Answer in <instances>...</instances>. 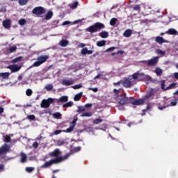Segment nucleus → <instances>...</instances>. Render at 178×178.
<instances>
[{
    "mask_svg": "<svg viewBox=\"0 0 178 178\" xmlns=\"http://www.w3.org/2000/svg\"><path fill=\"white\" fill-rule=\"evenodd\" d=\"M69 158V154L65 155V157H57L55 159H51V160L46 161L42 165H41V168H47L52 166V165H57V163H60V162H63V161H66Z\"/></svg>",
    "mask_w": 178,
    "mask_h": 178,
    "instance_id": "obj_1",
    "label": "nucleus"
},
{
    "mask_svg": "<svg viewBox=\"0 0 178 178\" xmlns=\"http://www.w3.org/2000/svg\"><path fill=\"white\" fill-rule=\"evenodd\" d=\"M104 29H105V24L101 22H96L93 25L88 27L86 29V31H88V33H92L101 31Z\"/></svg>",
    "mask_w": 178,
    "mask_h": 178,
    "instance_id": "obj_2",
    "label": "nucleus"
},
{
    "mask_svg": "<svg viewBox=\"0 0 178 178\" xmlns=\"http://www.w3.org/2000/svg\"><path fill=\"white\" fill-rule=\"evenodd\" d=\"M115 100L120 105H128V104H131V97H126V94L124 95H120L115 97Z\"/></svg>",
    "mask_w": 178,
    "mask_h": 178,
    "instance_id": "obj_3",
    "label": "nucleus"
},
{
    "mask_svg": "<svg viewBox=\"0 0 178 178\" xmlns=\"http://www.w3.org/2000/svg\"><path fill=\"white\" fill-rule=\"evenodd\" d=\"M48 59H49V56H40L39 57H38L36 62H35L32 67H38V66H41V65H42V63H45V62H47V60H48Z\"/></svg>",
    "mask_w": 178,
    "mask_h": 178,
    "instance_id": "obj_4",
    "label": "nucleus"
},
{
    "mask_svg": "<svg viewBox=\"0 0 178 178\" xmlns=\"http://www.w3.org/2000/svg\"><path fill=\"white\" fill-rule=\"evenodd\" d=\"M55 100L52 98H48L47 99H43L40 104L41 108L47 109L51 106V104H54Z\"/></svg>",
    "mask_w": 178,
    "mask_h": 178,
    "instance_id": "obj_5",
    "label": "nucleus"
},
{
    "mask_svg": "<svg viewBox=\"0 0 178 178\" xmlns=\"http://www.w3.org/2000/svg\"><path fill=\"white\" fill-rule=\"evenodd\" d=\"M12 150L10 149V145L8 144H3L0 147V156L2 155H6V154H9Z\"/></svg>",
    "mask_w": 178,
    "mask_h": 178,
    "instance_id": "obj_6",
    "label": "nucleus"
},
{
    "mask_svg": "<svg viewBox=\"0 0 178 178\" xmlns=\"http://www.w3.org/2000/svg\"><path fill=\"white\" fill-rule=\"evenodd\" d=\"M158 62H159V57H154L149 60H143L141 63H147L148 66H156Z\"/></svg>",
    "mask_w": 178,
    "mask_h": 178,
    "instance_id": "obj_7",
    "label": "nucleus"
},
{
    "mask_svg": "<svg viewBox=\"0 0 178 178\" xmlns=\"http://www.w3.org/2000/svg\"><path fill=\"white\" fill-rule=\"evenodd\" d=\"M60 155H62V152L59 149H55L53 152L49 153L50 158H65V156Z\"/></svg>",
    "mask_w": 178,
    "mask_h": 178,
    "instance_id": "obj_8",
    "label": "nucleus"
},
{
    "mask_svg": "<svg viewBox=\"0 0 178 178\" xmlns=\"http://www.w3.org/2000/svg\"><path fill=\"white\" fill-rule=\"evenodd\" d=\"M32 13L37 16H41V15H44V13H45V8L42 6L35 7L32 10Z\"/></svg>",
    "mask_w": 178,
    "mask_h": 178,
    "instance_id": "obj_9",
    "label": "nucleus"
},
{
    "mask_svg": "<svg viewBox=\"0 0 178 178\" xmlns=\"http://www.w3.org/2000/svg\"><path fill=\"white\" fill-rule=\"evenodd\" d=\"M122 84L125 88H130L133 84H136V82L134 83L129 79H125L124 81H122Z\"/></svg>",
    "mask_w": 178,
    "mask_h": 178,
    "instance_id": "obj_10",
    "label": "nucleus"
},
{
    "mask_svg": "<svg viewBox=\"0 0 178 178\" xmlns=\"http://www.w3.org/2000/svg\"><path fill=\"white\" fill-rule=\"evenodd\" d=\"M144 102H145L144 99L135 100L134 97H131V104H132V105H144Z\"/></svg>",
    "mask_w": 178,
    "mask_h": 178,
    "instance_id": "obj_11",
    "label": "nucleus"
},
{
    "mask_svg": "<svg viewBox=\"0 0 178 178\" xmlns=\"http://www.w3.org/2000/svg\"><path fill=\"white\" fill-rule=\"evenodd\" d=\"M8 69H10V70H11V73H16L19 72L20 69H22V66H19L17 65H9L8 67Z\"/></svg>",
    "mask_w": 178,
    "mask_h": 178,
    "instance_id": "obj_12",
    "label": "nucleus"
},
{
    "mask_svg": "<svg viewBox=\"0 0 178 178\" xmlns=\"http://www.w3.org/2000/svg\"><path fill=\"white\" fill-rule=\"evenodd\" d=\"M152 95H154V89H150L147 92V94L143 97V99L145 102V101H147V99H149V98H151V97H152Z\"/></svg>",
    "mask_w": 178,
    "mask_h": 178,
    "instance_id": "obj_13",
    "label": "nucleus"
},
{
    "mask_svg": "<svg viewBox=\"0 0 178 178\" xmlns=\"http://www.w3.org/2000/svg\"><path fill=\"white\" fill-rule=\"evenodd\" d=\"M155 41L158 44H164L165 42H168V40L163 39V38L161 36H156L155 38Z\"/></svg>",
    "mask_w": 178,
    "mask_h": 178,
    "instance_id": "obj_14",
    "label": "nucleus"
},
{
    "mask_svg": "<svg viewBox=\"0 0 178 178\" xmlns=\"http://www.w3.org/2000/svg\"><path fill=\"white\" fill-rule=\"evenodd\" d=\"M61 84L63 86H72V84H74V81L73 80H67V79H64L62 81Z\"/></svg>",
    "mask_w": 178,
    "mask_h": 178,
    "instance_id": "obj_15",
    "label": "nucleus"
},
{
    "mask_svg": "<svg viewBox=\"0 0 178 178\" xmlns=\"http://www.w3.org/2000/svg\"><path fill=\"white\" fill-rule=\"evenodd\" d=\"M165 34H168V35H176L177 34V31L173 28H171L165 32Z\"/></svg>",
    "mask_w": 178,
    "mask_h": 178,
    "instance_id": "obj_16",
    "label": "nucleus"
},
{
    "mask_svg": "<svg viewBox=\"0 0 178 178\" xmlns=\"http://www.w3.org/2000/svg\"><path fill=\"white\" fill-rule=\"evenodd\" d=\"M132 34H133V31L131 29H127L123 33V35L124 37H126V38H129V37H131Z\"/></svg>",
    "mask_w": 178,
    "mask_h": 178,
    "instance_id": "obj_17",
    "label": "nucleus"
},
{
    "mask_svg": "<svg viewBox=\"0 0 178 178\" xmlns=\"http://www.w3.org/2000/svg\"><path fill=\"white\" fill-rule=\"evenodd\" d=\"M3 26L4 29H10L11 24H10V19H5L3 21Z\"/></svg>",
    "mask_w": 178,
    "mask_h": 178,
    "instance_id": "obj_18",
    "label": "nucleus"
},
{
    "mask_svg": "<svg viewBox=\"0 0 178 178\" xmlns=\"http://www.w3.org/2000/svg\"><path fill=\"white\" fill-rule=\"evenodd\" d=\"M99 36L101 37V38H108L109 37V33L104 31L99 33Z\"/></svg>",
    "mask_w": 178,
    "mask_h": 178,
    "instance_id": "obj_19",
    "label": "nucleus"
},
{
    "mask_svg": "<svg viewBox=\"0 0 178 178\" xmlns=\"http://www.w3.org/2000/svg\"><path fill=\"white\" fill-rule=\"evenodd\" d=\"M59 45H60V47H67V45H69V40H61L59 42Z\"/></svg>",
    "mask_w": 178,
    "mask_h": 178,
    "instance_id": "obj_20",
    "label": "nucleus"
},
{
    "mask_svg": "<svg viewBox=\"0 0 178 178\" xmlns=\"http://www.w3.org/2000/svg\"><path fill=\"white\" fill-rule=\"evenodd\" d=\"M20 156H21V162L22 163L27 162V155H26V154L21 152Z\"/></svg>",
    "mask_w": 178,
    "mask_h": 178,
    "instance_id": "obj_21",
    "label": "nucleus"
},
{
    "mask_svg": "<svg viewBox=\"0 0 178 178\" xmlns=\"http://www.w3.org/2000/svg\"><path fill=\"white\" fill-rule=\"evenodd\" d=\"M81 97H83V92H80L79 93L75 95L74 100L75 102L80 101L81 99Z\"/></svg>",
    "mask_w": 178,
    "mask_h": 178,
    "instance_id": "obj_22",
    "label": "nucleus"
},
{
    "mask_svg": "<svg viewBox=\"0 0 178 178\" xmlns=\"http://www.w3.org/2000/svg\"><path fill=\"white\" fill-rule=\"evenodd\" d=\"M52 16H54V13L51 10L48 11L45 15V20H50V19H52Z\"/></svg>",
    "mask_w": 178,
    "mask_h": 178,
    "instance_id": "obj_23",
    "label": "nucleus"
},
{
    "mask_svg": "<svg viewBox=\"0 0 178 178\" xmlns=\"http://www.w3.org/2000/svg\"><path fill=\"white\" fill-rule=\"evenodd\" d=\"M69 6L70 9H77V7L79 6V1H75L72 3H70Z\"/></svg>",
    "mask_w": 178,
    "mask_h": 178,
    "instance_id": "obj_24",
    "label": "nucleus"
},
{
    "mask_svg": "<svg viewBox=\"0 0 178 178\" xmlns=\"http://www.w3.org/2000/svg\"><path fill=\"white\" fill-rule=\"evenodd\" d=\"M96 45L97 47H105L106 45V40H100L97 42Z\"/></svg>",
    "mask_w": 178,
    "mask_h": 178,
    "instance_id": "obj_25",
    "label": "nucleus"
},
{
    "mask_svg": "<svg viewBox=\"0 0 178 178\" xmlns=\"http://www.w3.org/2000/svg\"><path fill=\"white\" fill-rule=\"evenodd\" d=\"M138 80H139L140 81L145 80V74L143 73L138 72Z\"/></svg>",
    "mask_w": 178,
    "mask_h": 178,
    "instance_id": "obj_26",
    "label": "nucleus"
},
{
    "mask_svg": "<svg viewBox=\"0 0 178 178\" xmlns=\"http://www.w3.org/2000/svg\"><path fill=\"white\" fill-rule=\"evenodd\" d=\"M53 118L54 119H62V114L60 112L53 113Z\"/></svg>",
    "mask_w": 178,
    "mask_h": 178,
    "instance_id": "obj_27",
    "label": "nucleus"
},
{
    "mask_svg": "<svg viewBox=\"0 0 178 178\" xmlns=\"http://www.w3.org/2000/svg\"><path fill=\"white\" fill-rule=\"evenodd\" d=\"M10 76V73L9 72H1L0 73V77H2L3 79H8Z\"/></svg>",
    "mask_w": 178,
    "mask_h": 178,
    "instance_id": "obj_28",
    "label": "nucleus"
},
{
    "mask_svg": "<svg viewBox=\"0 0 178 178\" xmlns=\"http://www.w3.org/2000/svg\"><path fill=\"white\" fill-rule=\"evenodd\" d=\"M74 130V125H71L69 128H67L66 130H63L64 133H72Z\"/></svg>",
    "mask_w": 178,
    "mask_h": 178,
    "instance_id": "obj_29",
    "label": "nucleus"
},
{
    "mask_svg": "<svg viewBox=\"0 0 178 178\" xmlns=\"http://www.w3.org/2000/svg\"><path fill=\"white\" fill-rule=\"evenodd\" d=\"M81 116H82V118H90V116H92V113L91 112L83 113L81 115Z\"/></svg>",
    "mask_w": 178,
    "mask_h": 178,
    "instance_id": "obj_30",
    "label": "nucleus"
},
{
    "mask_svg": "<svg viewBox=\"0 0 178 178\" xmlns=\"http://www.w3.org/2000/svg\"><path fill=\"white\" fill-rule=\"evenodd\" d=\"M68 99L67 96H62L59 98V102H67Z\"/></svg>",
    "mask_w": 178,
    "mask_h": 178,
    "instance_id": "obj_31",
    "label": "nucleus"
},
{
    "mask_svg": "<svg viewBox=\"0 0 178 178\" xmlns=\"http://www.w3.org/2000/svg\"><path fill=\"white\" fill-rule=\"evenodd\" d=\"M104 122V120L101 118H96L93 120V124H99V123H102Z\"/></svg>",
    "mask_w": 178,
    "mask_h": 178,
    "instance_id": "obj_32",
    "label": "nucleus"
},
{
    "mask_svg": "<svg viewBox=\"0 0 178 178\" xmlns=\"http://www.w3.org/2000/svg\"><path fill=\"white\" fill-rule=\"evenodd\" d=\"M165 83V80L161 81V88L163 90V91H167Z\"/></svg>",
    "mask_w": 178,
    "mask_h": 178,
    "instance_id": "obj_33",
    "label": "nucleus"
},
{
    "mask_svg": "<svg viewBox=\"0 0 178 178\" xmlns=\"http://www.w3.org/2000/svg\"><path fill=\"white\" fill-rule=\"evenodd\" d=\"M73 106V102H68L63 105V108H70Z\"/></svg>",
    "mask_w": 178,
    "mask_h": 178,
    "instance_id": "obj_34",
    "label": "nucleus"
},
{
    "mask_svg": "<svg viewBox=\"0 0 178 178\" xmlns=\"http://www.w3.org/2000/svg\"><path fill=\"white\" fill-rule=\"evenodd\" d=\"M4 143H10L12 141V139L10 138V135H6L4 136Z\"/></svg>",
    "mask_w": 178,
    "mask_h": 178,
    "instance_id": "obj_35",
    "label": "nucleus"
},
{
    "mask_svg": "<svg viewBox=\"0 0 178 178\" xmlns=\"http://www.w3.org/2000/svg\"><path fill=\"white\" fill-rule=\"evenodd\" d=\"M124 55V51L123 50H119L118 52L116 53H112L111 54V56H115V55Z\"/></svg>",
    "mask_w": 178,
    "mask_h": 178,
    "instance_id": "obj_36",
    "label": "nucleus"
},
{
    "mask_svg": "<svg viewBox=\"0 0 178 178\" xmlns=\"http://www.w3.org/2000/svg\"><path fill=\"white\" fill-rule=\"evenodd\" d=\"M22 59H23V58L22 56L17 57V58L12 60V63H17V62H20V60H22Z\"/></svg>",
    "mask_w": 178,
    "mask_h": 178,
    "instance_id": "obj_37",
    "label": "nucleus"
},
{
    "mask_svg": "<svg viewBox=\"0 0 178 178\" xmlns=\"http://www.w3.org/2000/svg\"><path fill=\"white\" fill-rule=\"evenodd\" d=\"M27 2H29V0H19L18 3L21 6H24V5L27 4Z\"/></svg>",
    "mask_w": 178,
    "mask_h": 178,
    "instance_id": "obj_38",
    "label": "nucleus"
},
{
    "mask_svg": "<svg viewBox=\"0 0 178 178\" xmlns=\"http://www.w3.org/2000/svg\"><path fill=\"white\" fill-rule=\"evenodd\" d=\"M117 22H118L117 18H112L110 20V26H115V24H116Z\"/></svg>",
    "mask_w": 178,
    "mask_h": 178,
    "instance_id": "obj_39",
    "label": "nucleus"
},
{
    "mask_svg": "<svg viewBox=\"0 0 178 178\" xmlns=\"http://www.w3.org/2000/svg\"><path fill=\"white\" fill-rule=\"evenodd\" d=\"M132 9L133 10H136L137 12H140V10H141V7L140 6V5H135L132 6Z\"/></svg>",
    "mask_w": 178,
    "mask_h": 178,
    "instance_id": "obj_40",
    "label": "nucleus"
},
{
    "mask_svg": "<svg viewBox=\"0 0 178 178\" xmlns=\"http://www.w3.org/2000/svg\"><path fill=\"white\" fill-rule=\"evenodd\" d=\"M156 54H157L158 55H161L162 56H163L164 55H166V51H162V50H161V49H157V50L156 51Z\"/></svg>",
    "mask_w": 178,
    "mask_h": 178,
    "instance_id": "obj_41",
    "label": "nucleus"
},
{
    "mask_svg": "<svg viewBox=\"0 0 178 178\" xmlns=\"http://www.w3.org/2000/svg\"><path fill=\"white\" fill-rule=\"evenodd\" d=\"M76 112L80 113V112H86V107L81 106H78V109L76 110Z\"/></svg>",
    "mask_w": 178,
    "mask_h": 178,
    "instance_id": "obj_42",
    "label": "nucleus"
},
{
    "mask_svg": "<svg viewBox=\"0 0 178 178\" xmlns=\"http://www.w3.org/2000/svg\"><path fill=\"white\" fill-rule=\"evenodd\" d=\"M155 73L157 76H161V74H162V69L158 67L156 68Z\"/></svg>",
    "mask_w": 178,
    "mask_h": 178,
    "instance_id": "obj_43",
    "label": "nucleus"
},
{
    "mask_svg": "<svg viewBox=\"0 0 178 178\" xmlns=\"http://www.w3.org/2000/svg\"><path fill=\"white\" fill-rule=\"evenodd\" d=\"M44 88L47 91H51L52 88H54V86H52V84H48L44 87Z\"/></svg>",
    "mask_w": 178,
    "mask_h": 178,
    "instance_id": "obj_44",
    "label": "nucleus"
},
{
    "mask_svg": "<svg viewBox=\"0 0 178 178\" xmlns=\"http://www.w3.org/2000/svg\"><path fill=\"white\" fill-rule=\"evenodd\" d=\"M175 87H176V83H172L169 86L166 87L165 90H167V91H168V90H172V88H175Z\"/></svg>",
    "mask_w": 178,
    "mask_h": 178,
    "instance_id": "obj_45",
    "label": "nucleus"
},
{
    "mask_svg": "<svg viewBox=\"0 0 178 178\" xmlns=\"http://www.w3.org/2000/svg\"><path fill=\"white\" fill-rule=\"evenodd\" d=\"M175 87H176V83H172L169 86L166 87L165 90H167V91H168V90H172V88H175Z\"/></svg>",
    "mask_w": 178,
    "mask_h": 178,
    "instance_id": "obj_46",
    "label": "nucleus"
},
{
    "mask_svg": "<svg viewBox=\"0 0 178 178\" xmlns=\"http://www.w3.org/2000/svg\"><path fill=\"white\" fill-rule=\"evenodd\" d=\"M26 95L27 97H31V95H33V90L31 89H27L26 91Z\"/></svg>",
    "mask_w": 178,
    "mask_h": 178,
    "instance_id": "obj_47",
    "label": "nucleus"
},
{
    "mask_svg": "<svg viewBox=\"0 0 178 178\" xmlns=\"http://www.w3.org/2000/svg\"><path fill=\"white\" fill-rule=\"evenodd\" d=\"M88 49V48L87 47L83 48L81 51V55H87Z\"/></svg>",
    "mask_w": 178,
    "mask_h": 178,
    "instance_id": "obj_48",
    "label": "nucleus"
},
{
    "mask_svg": "<svg viewBox=\"0 0 178 178\" xmlns=\"http://www.w3.org/2000/svg\"><path fill=\"white\" fill-rule=\"evenodd\" d=\"M18 23L20 26H24V24H26V19H21L18 21Z\"/></svg>",
    "mask_w": 178,
    "mask_h": 178,
    "instance_id": "obj_49",
    "label": "nucleus"
},
{
    "mask_svg": "<svg viewBox=\"0 0 178 178\" xmlns=\"http://www.w3.org/2000/svg\"><path fill=\"white\" fill-rule=\"evenodd\" d=\"M34 171V168L33 167H26V172H28V173H31V172Z\"/></svg>",
    "mask_w": 178,
    "mask_h": 178,
    "instance_id": "obj_50",
    "label": "nucleus"
},
{
    "mask_svg": "<svg viewBox=\"0 0 178 178\" xmlns=\"http://www.w3.org/2000/svg\"><path fill=\"white\" fill-rule=\"evenodd\" d=\"M63 144H65V140H60L57 141V145H58V147L63 145Z\"/></svg>",
    "mask_w": 178,
    "mask_h": 178,
    "instance_id": "obj_51",
    "label": "nucleus"
},
{
    "mask_svg": "<svg viewBox=\"0 0 178 178\" xmlns=\"http://www.w3.org/2000/svg\"><path fill=\"white\" fill-rule=\"evenodd\" d=\"M132 79L134 80H138V72H136L132 74Z\"/></svg>",
    "mask_w": 178,
    "mask_h": 178,
    "instance_id": "obj_52",
    "label": "nucleus"
},
{
    "mask_svg": "<svg viewBox=\"0 0 178 178\" xmlns=\"http://www.w3.org/2000/svg\"><path fill=\"white\" fill-rule=\"evenodd\" d=\"M115 49H118V47H109L106 50V52H112V51H115Z\"/></svg>",
    "mask_w": 178,
    "mask_h": 178,
    "instance_id": "obj_53",
    "label": "nucleus"
},
{
    "mask_svg": "<svg viewBox=\"0 0 178 178\" xmlns=\"http://www.w3.org/2000/svg\"><path fill=\"white\" fill-rule=\"evenodd\" d=\"M16 49H17V47L16 46H13L12 47H10L9 49V51L10 53H12V52H15V51H16Z\"/></svg>",
    "mask_w": 178,
    "mask_h": 178,
    "instance_id": "obj_54",
    "label": "nucleus"
},
{
    "mask_svg": "<svg viewBox=\"0 0 178 178\" xmlns=\"http://www.w3.org/2000/svg\"><path fill=\"white\" fill-rule=\"evenodd\" d=\"M27 119H29V120H35V115H29L27 117Z\"/></svg>",
    "mask_w": 178,
    "mask_h": 178,
    "instance_id": "obj_55",
    "label": "nucleus"
},
{
    "mask_svg": "<svg viewBox=\"0 0 178 178\" xmlns=\"http://www.w3.org/2000/svg\"><path fill=\"white\" fill-rule=\"evenodd\" d=\"M171 106H176L177 105V99H175L174 101L170 102Z\"/></svg>",
    "mask_w": 178,
    "mask_h": 178,
    "instance_id": "obj_56",
    "label": "nucleus"
},
{
    "mask_svg": "<svg viewBox=\"0 0 178 178\" xmlns=\"http://www.w3.org/2000/svg\"><path fill=\"white\" fill-rule=\"evenodd\" d=\"M88 90L90 91H93V92H97L98 88H88Z\"/></svg>",
    "mask_w": 178,
    "mask_h": 178,
    "instance_id": "obj_57",
    "label": "nucleus"
},
{
    "mask_svg": "<svg viewBox=\"0 0 178 178\" xmlns=\"http://www.w3.org/2000/svg\"><path fill=\"white\" fill-rule=\"evenodd\" d=\"M62 131H62V130H56V131H54V136H58V134H60V133H62Z\"/></svg>",
    "mask_w": 178,
    "mask_h": 178,
    "instance_id": "obj_58",
    "label": "nucleus"
},
{
    "mask_svg": "<svg viewBox=\"0 0 178 178\" xmlns=\"http://www.w3.org/2000/svg\"><path fill=\"white\" fill-rule=\"evenodd\" d=\"M81 87H83L81 85H75L72 86V88H74V90H79V88H81Z\"/></svg>",
    "mask_w": 178,
    "mask_h": 178,
    "instance_id": "obj_59",
    "label": "nucleus"
},
{
    "mask_svg": "<svg viewBox=\"0 0 178 178\" xmlns=\"http://www.w3.org/2000/svg\"><path fill=\"white\" fill-rule=\"evenodd\" d=\"M113 92H114V94H115L116 95H119V94L120 93V90L114 89V90H113Z\"/></svg>",
    "mask_w": 178,
    "mask_h": 178,
    "instance_id": "obj_60",
    "label": "nucleus"
},
{
    "mask_svg": "<svg viewBox=\"0 0 178 178\" xmlns=\"http://www.w3.org/2000/svg\"><path fill=\"white\" fill-rule=\"evenodd\" d=\"M76 122H77V118H74L72 122V125H74V127H76Z\"/></svg>",
    "mask_w": 178,
    "mask_h": 178,
    "instance_id": "obj_61",
    "label": "nucleus"
},
{
    "mask_svg": "<svg viewBox=\"0 0 178 178\" xmlns=\"http://www.w3.org/2000/svg\"><path fill=\"white\" fill-rule=\"evenodd\" d=\"M67 24H70V22L65 21L63 22V26H67Z\"/></svg>",
    "mask_w": 178,
    "mask_h": 178,
    "instance_id": "obj_62",
    "label": "nucleus"
},
{
    "mask_svg": "<svg viewBox=\"0 0 178 178\" xmlns=\"http://www.w3.org/2000/svg\"><path fill=\"white\" fill-rule=\"evenodd\" d=\"M120 84H122V81H120L117 83H113V86H120Z\"/></svg>",
    "mask_w": 178,
    "mask_h": 178,
    "instance_id": "obj_63",
    "label": "nucleus"
},
{
    "mask_svg": "<svg viewBox=\"0 0 178 178\" xmlns=\"http://www.w3.org/2000/svg\"><path fill=\"white\" fill-rule=\"evenodd\" d=\"M92 106V104H85V108H91Z\"/></svg>",
    "mask_w": 178,
    "mask_h": 178,
    "instance_id": "obj_64",
    "label": "nucleus"
}]
</instances>
